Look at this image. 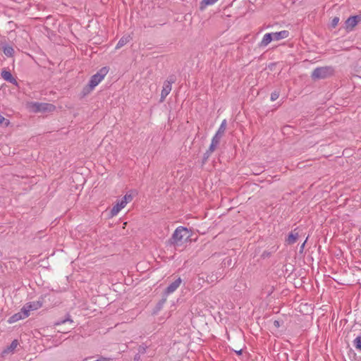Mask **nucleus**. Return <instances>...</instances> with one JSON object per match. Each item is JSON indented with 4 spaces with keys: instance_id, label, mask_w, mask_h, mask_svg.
I'll return each mask as SVG.
<instances>
[{
    "instance_id": "nucleus-29",
    "label": "nucleus",
    "mask_w": 361,
    "mask_h": 361,
    "mask_svg": "<svg viewBox=\"0 0 361 361\" xmlns=\"http://www.w3.org/2000/svg\"><path fill=\"white\" fill-rule=\"evenodd\" d=\"M306 241H307V240L301 245V246H300V251L303 250Z\"/></svg>"
},
{
    "instance_id": "nucleus-3",
    "label": "nucleus",
    "mask_w": 361,
    "mask_h": 361,
    "mask_svg": "<svg viewBox=\"0 0 361 361\" xmlns=\"http://www.w3.org/2000/svg\"><path fill=\"white\" fill-rule=\"evenodd\" d=\"M29 109L34 113L51 112L56 109L55 106L48 103L31 102L28 104Z\"/></svg>"
},
{
    "instance_id": "nucleus-13",
    "label": "nucleus",
    "mask_w": 361,
    "mask_h": 361,
    "mask_svg": "<svg viewBox=\"0 0 361 361\" xmlns=\"http://www.w3.org/2000/svg\"><path fill=\"white\" fill-rule=\"evenodd\" d=\"M299 233L298 231H297L296 229H295L293 231H292L288 236L287 239H286V242L289 245H292L293 243H295L297 240L299 238Z\"/></svg>"
},
{
    "instance_id": "nucleus-8",
    "label": "nucleus",
    "mask_w": 361,
    "mask_h": 361,
    "mask_svg": "<svg viewBox=\"0 0 361 361\" xmlns=\"http://www.w3.org/2000/svg\"><path fill=\"white\" fill-rule=\"evenodd\" d=\"M360 19H361V18L357 16L350 17L345 21L346 28L349 29V30H352L358 23V22L360 20Z\"/></svg>"
},
{
    "instance_id": "nucleus-18",
    "label": "nucleus",
    "mask_w": 361,
    "mask_h": 361,
    "mask_svg": "<svg viewBox=\"0 0 361 361\" xmlns=\"http://www.w3.org/2000/svg\"><path fill=\"white\" fill-rule=\"evenodd\" d=\"M218 0H202L201 2L200 8L204 9L207 6L213 5L215 4Z\"/></svg>"
},
{
    "instance_id": "nucleus-27",
    "label": "nucleus",
    "mask_w": 361,
    "mask_h": 361,
    "mask_svg": "<svg viewBox=\"0 0 361 361\" xmlns=\"http://www.w3.org/2000/svg\"><path fill=\"white\" fill-rule=\"evenodd\" d=\"M216 147H217V145L211 143V145L209 146V152L210 153L213 152L216 149Z\"/></svg>"
},
{
    "instance_id": "nucleus-5",
    "label": "nucleus",
    "mask_w": 361,
    "mask_h": 361,
    "mask_svg": "<svg viewBox=\"0 0 361 361\" xmlns=\"http://www.w3.org/2000/svg\"><path fill=\"white\" fill-rule=\"evenodd\" d=\"M133 200V195L130 193L126 194L121 199H118L116 204L114 205V216L123 209L126 204Z\"/></svg>"
},
{
    "instance_id": "nucleus-24",
    "label": "nucleus",
    "mask_w": 361,
    "mask_h": 361,
    "mask_svg": "<svg viewBox=\"0 0 361 361\" xmlns=\"http://www.w3.org/2000/svg\"><path fill=\"white\" fill-rule=\"evenodd\" d=\"M338 22H339V18L334 17L331 21V27L334 28L336 27L337 26V25L338 24Z\"/></svg>"
},
{
    "instance_id": "nucleus-23",
    "label": "nucleus",
    "mask_w": 361,
    "mask_h": 361,
    "mask_svg": "<svg viewBox=\"0 0 361 361\" xmlns=\"http://www.w3.org/2000/svg\"><path fill=\"white\" fill-rule=\"evenodd\" d=\"M279 97V92L274 91L271 94V100L272 102L276 100Z\"/></svg>"
},
{
    "instance_id": "nucleus-31",
    "label": "nucleus",
    "mask_w": 361,
    "mask_h": 361,
    "mask_svg": "<svg viewBox=\"0 0 361 361\" xmlns=\"http://www.w3.org/2000/svg\"><path fill=\"white\" fill-rule=\"evenodd\" d=\"M274 324L276 327H279L280 326L279 321H274Z\"/></svg>"
},
{
    "instance_id": "nucleus-14",
    "label": "nucleus",
    "mask_w": 361,
    "mask_h": 361,
    "mask_svg": "<svg viewBox=\"0 0 361 361\" xmlns=\"http://www.w3.org/2000/svg\"><path fill=\"white\" fill-rule=\"evenodd\" d=\"M25 305H26V308H27L30 311L36 310L40 308L42 305V302H40L39 301H34V302H27Z\"/></svg>"
},
{
    "instance_id": "nucleus-17",
    "label": "nucleus",
    "mask_w": 361,
    "mask_h": 361,
    "mask_svg": "<svg viewBox=\"0 0 361 361\" xmlns=\"http://www.w3.org/2000/svg\"><path fill=\"white\" fill-rule=\"evenodd\" d=\"M25 319L24 317H23V315L21 314V312H18V313H16L15 314H13L12 317H11L9 318V323H13V322H16L18 320H20V319Z\"/></svg>"
},
{
    "instance_id": "nucleus-22",
    "label": "nucleus",
    "mask_w": 361,
    "mask_h": 361,
    "mask_svg": "<svg viewBox=\"0 0 361 361\" xmlns=\"http://www.w3.org/2000/svg\"><path fill=\"white\" fill-rule=\"evenodd\" d=\"M354 343H355V348L357 349L361 350V338L360 337H357L354 340Z\"/></svg>"
},
{
    "instance_id": "nucleus-10",
    "label": "nucleus",
    "mask_w": 361,
    "mask_h": 361,
    "mask_svg": "<svg viewBox=\"0 0 361 361\" xmlns=\"http://www.w3.org/2000/svg\"><path fill=\"white\" fill-rule=\"evenodd\" d=\"M271 34L274 41H279L283 39H286L289 36V32L288 30L271 32Z\"/></svg>"
},
{
    "instance_id": "nucleus-26",
    "label": "nucleus",
    "mask_w": 361,
    "mask_h": 361,
    "mask_svg": "<svg viewBox=\"0 0 361 361\" xmlns=\"http://www.w3.org/2000/svg\"><path fill=\"white\" fill-rule=\"evenodd\" d=\"M4 123H5L6 126H8L9 121L0 114V125L3 124Z\"/></svg>"
},
{
    "instance_id": "nucleus-28",
    "label": "nucleus",
    "mask_w": 361,
    "mask_h": 361,
    "mask_svg": "<svg viewBox=\"0 0 361 361\" xmlns=\"http://www.w3.org/2000/svg\"><path fill=\"white\" fill-rule=\"evenodd\" d=\"M109 138L108 136H106L102 141V145H105L107 142H109Z\"/></svg>"
},
{
    "instance_id": "nucleus-11",
    "label": "nucleus",
    "mask_w": 361,
    "mask_h": 361,
    "mask_svg": "<svg viewBox=\"0 0 361 361\" xmlns=\"http://www.w3.org/2000/svg\"><path fill=\"white\" fill-rule=\"evenodd\" d=\"M18 344H19V343H18V340H16V339L13 340L11 342V343L10 344V345L8 346L6 348H5L2 351V355L4 356L9 353H13L16 348L18 347Z\"/></svg>"
},
{
    "instance_id": "nucleus-19",
    "label": "nucleus",
    "mask_w": 361,
    "mask_h": 361,
    "mask_svg": "<svg viewBox=\"0 0 361 361\" xmlns=\"http://www.w3.org/2000/svg\"><path fill=\"white\" fill-rule=\"evenodd\" d=\"M129 41V37H122L116 45V49H119L122 47L124 44H126Z\"/></svg>"
},
{
    "instance_id": "nucleus-15",
    "label": "nucleus",
    "mask_w": 361,
    "mask_h": 361,
    "mask_svg": "<svg viewBox=\"0 0 361 361\" xmlns=\"http://www.w3.org/2000/svg\"><path fill=\"white\" fill-rule=\"evenodd\" d=\"M4 54L8 57L13 56L14 54V49L11 46L6 45L3 47Z\"/></svg>"
},
{
    "instance_id": "nucleus-4",
    "label": "nucleus",
    "mask_w": 361,
    "mask_h": 361,
    "mask_svg": "<svg viewBox=\"0 0 361 361\" xmlns=\"http://www.w3.org/2000/svg\"><path fill=\"white\" fill-rule=\"evenodd\" d=\"M334 69L331 66H323L315 68L312 73V78L313 80L325 79L331 76L334 74Z\"/></svg>"
},
{
    "instance_id": "nucleus-33",
    "label": "nucleus",
    "mask_w": 361,
    "mask_h": 361,
    "mask_svg": "<svg viewBox=\"0 0 361 361\" xmlns=\"http://www.w3.org/2000/svg\"><path fill=\"white\" fill-rule=\"evenodd\" d=\"M198 277H199V279H204L203 277H200V276Z\"/></svg>"
},
{
    "instance_id": "nucleus-21",
    "label": "nucleus",
    "mask_w": 361,
    "mask_h": 361,
    "mask_svg": "<svg viewBox=\"0 0 361 361\" xmlns=\"http://www.w3.org/2000/svg\"><path fill=\"white\" fill-rule=\"evenodd\" d=\"M221 137L215 134L214 136L213 137L212 140V144H214L216 145H219V142H220V140H221Z\"/></svg>"
},
{
    "instance_id": "nucleus-6",
    "label": "nucleus",
    "mask_w": 361,
    "mask_h": 361,
    "mask_svg": "<svg viewBox=\"0 0 361 361\" xmlns=\"http://www.w3.org/2000/svg\"><path fill=\"white\" fill-rule=\"evenodd\" d=\"M1 75L4 80L9 82L12 83L13 85L18 87V81L16 80V79L15 78H13V76L12 75V74L11 73L10 71L4 69V70H2L1 73Z\"/></svg>"
},
{
    "instance_id": "nucleus-34",
    "label": "nucleus",
    "mask_w": 361,
    "mask_h": 361,
    "mask_svg": "<svg viewBox=\"0 0 361 361\" xmlns=\"http://www.w3.org/2000/svg\"><path fill=\"white\" fill-rule=\"evenodd\" d=\"M238 354H240V353H241V350L238 351Z\"/></svg>"
},
{
    "instance_id": "nucleus-12",
    "label": "nucleus",
    "mask_w": 361,
    "mask_h": 361,
    "mask_svg": "<svg viewBox=\"0 0 361 361\" xmlns=\"http://www.w3.org/2000/svg\"><path fill=\"white\" fill-rule=\"evenodd\" d=\"M272 41H274V40H273L271 34L267 33L263 36L261 42L259 43V47L264 48Z\"/></svg>"
},
{
    "instance_id": "nucleus-20",
    "label": "nucleus",
    "mask_w": 361,
    "mask_h": 361,
    "mask_svg": "<svg viewBox=\"0 0 361 361\" xmlns=\"http://www.w3.org/2000/svg\"><path fill=\"white\" fill-rule=\"evenodd\" d=\"M30 310L26 308V305H25L23 308L21 309V314L23 315V317L27 318L30 315Z\"/></svg>"
},
{
    "instance_id": "nucleus-16",
    "label": "nucleus",
    "mask_w": 361,
    "mask_h": 361,
    "mask_svg": "<svg viewBox=\"0 0 361 361\" xmlns=\"http://www.w3.org/2000/svg\"><path fill=\"white\" fill-rule=\"evenodd\" d=\"M226 124H227V123H226V120H225V119H224V120L221 122V125H220V126H219V129H218L217 132L216 133V135H219V136H221V137H222V136H223V135H224V133H225V130H226Z\"/></svg>"
},
{
    "instance_id": "nucleus-1",
    "label": "nucleus",
    "mask_w": 361,
    "mask_h": 361,
    "mask_svg": "<svg viewBox=\"0 0 361 361\" xmlns=\"http://www.w3.org/2000/svg\"><path fill=\"white\" fill-rule=\"evenodd\" d=\"M109 71V68L108 67H103L101 69H99L97 73L93 75L87 85L83 88V94L84 95L89 94L90 92H92L96 86H97L104 78V77L106 75V74Z\"/></svg>"
},
{
    "instance_id": "nucleus-2",
    "label": "nucleus",
    "mask_w": 361,
    "mask_h": 361,
    "mask_svg": "<svg viewBox=\"0 0 361 361\" xmlns=\"http://www.w3.org/2000/svg\"><path fill=\"white\" fill-rule=\"evenodd\" d=\"M190 236V231L188 228L179 226L175 230L172 235L171 243L176 245H181Z\"/></svg>"
},
{
    "instance_id": "nucleus-32",
    "label": "nucleus",
    "mask_w": 361,
    "mask_h": 361,
    "mask_svg": "<svg viewBox=\"0 0 361 361\" xmlns=\"http://www.w3.org/2000/svg\"><path fill=\"white\" fill-rule=\"evenodd\" d=\"M108 214L113 215V209H110L107 211Z\"/></svg>"
},
{
    "instance_id": "nucleus-25",
    "label": "nucleus",
    "mask_w": 361,
    "mask_h": 361,
    "mask_svg": "<svg viewBox=\"0 0 361 361\" xmlns=\"http://www.w3.org/2000/svg\"><path fill=\"white\" fill-rule=\"evenodd\" d=\"M67 322H69L70 323H73V320L70 317H68L66 319H63V320H61V321L56 322V325H61V324H65Z\"/></svg>"
},
{
    "instance_id": "nucleus-30",
    "label": "nucleus",
    "mask_w": 361,
    "mask_h": 361,
    "mask_svg": "<svg viewBox=\"0 0 361 361\" xmlns=\"http://www.w3.org/2000/svg\"><path fill=\"white\" fill-rule=\"evenodd\" d=\"M215 280H216V279H212V278L210 279H208V277L207 278V281L208 283H212L214 282Z\"/></svg>"
},
{
    "instance_id": "nucleus-7",
    "label": "nucleus",
    "mask_w": 361,
    "mask_h": 361,
    "mask_svg": "<svg viewBox=\"0 0 361 361\" xmlns=\"http://www.w3.org/2000/svg\"><path fill=\"white\" fill-rule=\"evenodd\" d=\"M182 283V280L180 278H178L175 281L172 282L166 289L165 293L166 295H169L173 293L176 290V289L180 286Z\"/></svg>"
},
{
    "instance_id": "nucleus-9",
    "label": "nucleus",
    "mask_w": 361,
    "mask_h": 361,
    "mask_svg": "<svg viewBox=\"0 0 361 361\" xmlns=\"http://www.w3.org/2000/svg\"><path fill=\"white\" fill-rule=\"evenodd\" d=\"M171 91V82L169 81H166L164 83L163 89L161 90V102H163L166 96L170 93Z\"/></svg>"
}]
</instances>
